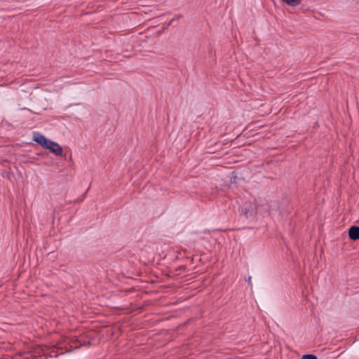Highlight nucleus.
<instances>
[{
    "label": "nucleus",
    "mask_w": 359,
    "mask_h": 359,
    "mask_svg": "<svg viewBox=\"0 0 359 359\" xmlns=\"http://www.w3.org/2000/svg\"><path fill=\"white\" fill-rule=\"evenodd\" d=\"M33 140L42 146L44 149L46 147L48 144H53L51 140H48L44 135L39 133H36L34 134Z\"/></svg>",
    "instance_id": "1"
},
{
    "label": "nucleus",
    "mask_w": 359,
    "mask_h": 359,
    "mask_svg": "<svg viewBox=\"0 0 359 359\" xmlns=\"http://www.w3.org/2000/svg\"><path fill=\"white\" fill-rule=\"evenodd\" d=\"M53 144H48L45 149L50 150L56 156H62V147L55 142L52 141Z\"/></svg>",
    "instance_id": "2"
},
{
    "label": "nucleus",
    "mask_w": 359,
    "mask_h": 359,
    "mask_svg": "<svg viewBox=\"0 0 359 359\" xmlns=\"http://www.w3.org/2000/svg\"><path fill=\"white\" fill-rule=\"evenodd\" d=\"M348 236L353 241L359 239V226H352L348 230Z\"/></svg>",
    "instance_id": "3"
},
{
    "label": "nucleus",
    "mask_w": 359,
    "mask_h": 359,
    "mask_svg": "<svg viewBox=\"0 0 359 359\" xmlns=\"http://www.w3.org/2000/svg\"><path fill=\"white\" fill-rule=\"evenodd\" d=\"M241 212L246 217H248L250 215H252V210H250V207L241 208Z\"/></svg>",
    "instance_id": "4"
},
{
    "label": "nucleus",
    "mask_w": 359,
    "mask_h": 359,
    "mask_svg": "<svg viewBox=\"0 0 359 359\" xmlns=\"http://www.w3.org/2000/svg\"><path fill=\"white\" fill-rule=\"evenodd\" d=\"M281 1L291 6H297L302 1V0H281Z\"/></svg>",
    "instance_id": "5"
},
{
    "label": "nucleus",
    "mask_w": 359,
    "mask_h": 359,
    "mask_svg": "<svg viewBox=\"0 0 359 359\" xmlns=\"http://www.w3.org/2000/svg\"><path fill=\"white\" fill-rule=\"evenodd\" d=\"M181 18H182V15L181 14H177L176 15L168 24V27L171 25L172 24V22L175 21V20H179Z\"/></svg>",
    "instance_id": "6"
},
{
    "label": "nucleus",
    "mask_w": 359,
    "mask_h": 359,
    "mask_svg": "<svg viewBox=\"0 0 359 359\" xmlns=\"http://www.w3.org/2000/svg\"><path fill=\"white\" fill-rule=\"evenodd\" d=\"M302 359H318L317 357L312 354H306L302 356Z\"/></svg>",
    "instance_id": "7"
},
{
    "label": "nucleus",
    "mask_w": 359,
    "mask_h": 359,
    "mask_svg": "<svg viewBox=\"0 0 359 359\" xmlns=\"http://www.w3.org/2000/svg\"><path fill=\"white\" fill-rule=\"evenodd\" d=\"M247 281L249 285H252V277L251 276H249L247 279Z\"/></svg>",
    "instance_id": "8"
}]
</instances>
